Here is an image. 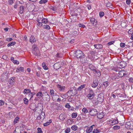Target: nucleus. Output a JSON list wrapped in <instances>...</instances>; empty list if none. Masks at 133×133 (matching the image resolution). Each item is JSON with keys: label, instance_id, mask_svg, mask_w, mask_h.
Wrapping results in <instances>:
<instances>
[{"label": "nucleus", "instance_id": "f257e3e1", "mask_svg": "<svg viewBox=\"0 0 133 133\" xmlns=\"http://www.w3.org/2000/svg\"><path fill=\"white\" fill-rule=\"evenodd\" d=\"M104 94L101 93L98 95V98L97 99V102L95 103V104L97 105L98 103H102L104 100Z\"/></svg>", "mask_w": 133, "mask_h": 133}, {"label": "nucleus", "instance_id": "f03ea898", "mask_svg": "<svg viewBox=\"0 0 133 133\" xmlns=\"http://www.w3.org/2000/svg\"><path fill=\"white\" fill-rule=\"evenodd\" d=\"M89 113L91 116H95L98 114V112L94 109H89Z\"/></svg>", "mask_w": 133, "mask_h": 133}, {"label": "nucleus", "instance_id": "7ed1b4c3", "mask_svg": "<svg viewBox=\"0 0 133 133\" xmlns=\"http://www.w3.org/2000/svg\"><path fill=\"white\" fill-rule=\"evenodd\" d=\"M84 55V53L80 50H77L75 53V56L77 58H81Z\"/></svg>", "mask_w": 133, "mask_h": 133}, {"label": "nucleus", "instance_id": "20e7f679", "mask_svg": "<svg viewBox=\"0 0 133 133\" xmlns=\"http://www.w3.org/2000/svg\"><path fill=\"white\" fill-rule=\"evenodd\" d=\"M43 97L46 101L50 100V96L46 92H44L43 94Z\"/></svg>", "mask_w": 133, "mask_h": 133}, {"label": "nucleus", "instance_id": "39448f33", "mask_svg": "<svg viewBox=\"0 0 133 133\" xmlns=\"http://www.w3.org/2000/svg\"><path fill=\"white\" fill-rule=\"evenodd\" d=\"M59 97L58 95H55L52 96V99L54 101L59 102L61 101V99Z\"/></svg>", "mask_w": 133, "mask_h": 133}, {"label": "nucleus", "instance_id": "423d86ee", "mask_svg": "<svg viewBox=\"0 0 133 133\" xmlns=\"http://www.w3.org/2000/svg\"><path fill=\"white\" fill-rule=\"evenodd\" d=\"M32 48L33 49V52L34 54L35 55L38 56L37 54L38 52V50L37 49V46L36 45L34 44L32 46Z\"/></svg>", "mask_w": 133, "mask_h": 133}, {"label": "nucleus", "instance_id": "0eeeda50", "mask_svg": "<svg viewBox=\"0 0 133 133\" xmlns=\"http://www.w3.org/2000/svg\"><path fill=\"white\" fill-rule=\"evenodd\" d=\"M45 117V113L44 112L42 113L41 115H39L37 117V119L39 120L41 119L43 120Z\"/></svg>", "mask_w": 133, "mask_h": 133}, {"label": "nucleus", "instance_id": "6e6552de", "mask_svg": "<svg viewBox=\"0 0 133 133\" xmlns=\"http://www.w3.org/2000/svg\"><path fill=\"white\" fill-rule=\"evenodd\" d=\"M80 59L81 62L82 63H85L87 61V57L85 56L84 55V56H83V57H82Z\"/></svg>", "mask_w": 133, "mask_h": 133}, {"label": "nucleus", "instance_id": "1a4fd4ad", "mask_svg": "<svg viewBox=\"0 0 133 133\" xmlns=\"http://www.w3.org/2000/svg\"><path fill=\"white\" fill-rule=\"evenodd\" d=\"M15 77H13L9 79V84L11 85L13 84L15 82Z\"/></svg>", "mask_w": 133, "mask_h": 133}, {"label": "nucleus", "instance_id": "9d476101", "mask_svg": "<svg viewBox=\"0 0 133 133\" xmlns=\"http://www.w3.org/2000/svg\"><path fill=\"white\" fill-rule=\"evenodd\" d=\"M94 126H95L94 125H93L92 126L88 127L86 130V132L87 133H90L91 132L93 129V127Z\"/></svg>", "mask_w": 133, "mask_h": 133}, {"label": "nucleus", "instance_id": "9b49d317", "mask_svg": "<svg viewBox=\"0 0 133 133\" xmlns=\"http://www.w3.org/2000/svg\"><path fill=\"white\" fill-rule=\"evenodd\" d=\"M75 90H72L71 89L67 92V94H70V96H72L75 95Z\"/></svg>", "mask_w": 133, "mask_h": 133}, {"label": "nucleus", "instance_id": "f8f14e48", "mask_svg": "<svg viewBox=\"0 0 133 133\" xmlns=\"http://www.w3.org/2000/svg\"><path fill=\"white\" fill-rule=\"evenodd\" d=\"M29 41L31 43H33L34 42H35L36 41V40L35 37L32 35H31L29 39Z\"/></svg>", "mask_w": 133, "mask_h": 133}, {"label": "nucleus", "instance_id": "ddd939ff", "mask_svg": "<svg viewBox=\"0 0 133 133\" xmlns=\"http://www.w3.org/2000/svg\"><path fill=\"white\" fill-rule=\"evenodd\" d=\"M98 81L97 80H95L94 81L93 83L92 84V87L94 88L96 87L98 85Z\"/></svg>", "mask_w": 133, "mask_h": 133}, {"label": "nucleus", "instance_id": "4468645a", "mask_svg": "<svg viewBox=\"0 0 133 133\" xmlns=\"http://www.w3.org/2000/svg\"><path fill=\"white\" fill-rule=\"evenodd\" d=\"M57 87L58 89L59 90L61 91H63L65 90V87L63 86L60 85H57Z\"/></svg>", "mask_w": 133, "mask_h": 133}, {"label": "nucleus", "instance_id": "2eb2a0df", "mask_svg": "<svg viewBox=\"0 0 133 133\" xmlns=\"http://www.w3.org/2000/svg\"><path fill=\"white\" fill-rule=\"evenodd\" d=\"M90 21L93 25H95L96 24V21L94 18H90Z\"/></svg>", "mask_w": 133, "mask_h": 133}, {"label": "nucleus", "instance_id": "dca6fc26", "mask_svg": "<svg viewBox=\"0 0 133 133\" xmlns=\"http://www.w3.org/2000/svg\"><path fill=\"white\" fill-rule=\"evenodd\" d=\"M94 46L95 48L97 49H100L103 47V45L101 44H95Z\"/></svg>", "mask_w": 133, "mask_h": 133}, {"label": "nucleus", "instance_id": "f3484780", "mask_svg": "<svg viewBox=\"0 0 133 133\" xmlns=\"http://www.w3.org/2000/svg\"><path fill=\"white\" fill-rule=\"evenodd\" d=\"M43 18L42 14H39L37 18V19L36 21H40L42 20V19Z\"/></svg>", "mask_w": 133, "mask_h": 133}, {"label": "nucleus", "instance_id": "a211bd4d", "mask_svg": "<svg viewBox=\"0 0 133 133\" xmlns=\"http://www.w3.org/2000/svg\"><path fill=\"white\" fill-rule=\"evenodd\" d=\"M24 68L23 67H20V68H17L16 71L18 72L20 71L22 72H24Z\"/></svg>", "mask_w": 133, "mask_h": 133}, {"label": "nucleus", "instance_id": "6ab92c4d", "mask_svg": "<svg viewBox=\"0 0 133 133\" xmlns=\"http://www.w3.org/2000/svg\"><path fill=\"white\" fill-rule=\"evenodd\" d=\"M117 76V75L115 74H111L110 76V77H111V78L114 80L116 79Z\"/></svg>", "mask_w": 133, "mask_h": 133}, {"label": "nucleus", "instance_id": "aec40b11", "mask_svg": "<svg viewBox=\"0 0 133 133\" xmlns=\"http://www.w3.org/2000/svg\"><path fill=\"white\" fill-rule=\"evenodd\" d=\"M89 67L90 69L92 71H95L96 70V68L93 65L90 64L89 65Z\"/></svg>", "mask_w": 133, "mask_h": 133}, {"label": "nucleus", "instance_id": "412c9836", "mask_svg": "<svg viewBox=\"0 0 133 133\" xmlns=\"http://www.w3.org/2000/svg\"><path fill=\"white\" fill-rule=\"evenodd\" d=\"M59 118L61 120L63 121L65 119V116L63 114H61L59 116Z\"/></svg>", "mask_w": 133, "mask_h": 133}, {"label": "nucleus", "instance_id": "4be33fe9", "mask_svg": "<svg viewBox=\"0 0 133 133\" xmlns=\"http://www.w3.org/2000/svg\"><path fill=\"white\" fill-rule=\"evenodd\" d=\"M31 92V91L28 89H25L23 91V93L24 94H27L30 93Z\"/></svg>", "mask_w": 133, "mask_h": 133}, {"label": "nucleus", "instance_id": "5701e85b", "mask_svg": "<svg viewBox=\"0 0 133 133\" xmlns=\"http://www.w3.org/2000/svg\"><path fill=\"white\" fill-rule=\"evenodd\" d=\"M118 74L119 75V76L120 77H122L124 75V70H121L119 72Z\"/></svg>", "mask_w": 133, "mask_h": 133}, {"label": "nucleus", "instance_id": "b1692460", "mask_svg": "<svg viewBox=\"0 0 133 133\" xmlns=\"http://www.w3.org/2000/svg\"><path fill=\"white\" fill-rule=\"evenodd\" d=\"M24 7L23 6H21L19 7V12L21 14L23 13L24 11Z\"/></svg>", "mask_w": 133, "mask_h": 133}, {"label": "nucleus", "instance_id": "393cba45", "mask_svg": "<svg viewBox=\"0 0 133 133\" xmlns=\"http://www.w3.org/2000/svg\"><path fill=\"white\" fill-rule=\"evenodd\" d=\"M60 96L63 98H66L69 97V96L68 95V94H66L64 95L61 94L60 95Z\"/></svg>", "mask_w": 133, "mask_h": 133}, {"label": "nucleus", "instance_id": "a878e982", "mask_svg": "<svg viewBox=\"0 0 133 133\" xmlns=\"http://www.w3.org/2000/svg\"><path fill=\"white\" fill-rule=\"evenodd\" d=\"M42 23L46 24L48 22V21L47 19L43 18L42 19Z\"/></svg>", "mask_w": 133, "mask_h": 133}, {"label": "nucleus", "instance_id": "bb28decb", "mask_svg": "<svg viewBox=\"0 0 133 133\" xmlns=\"http://www.w3.org/2000/svg\"><path fill=\"white\" fill-rule=\"evenodd\" d=\"M107 1H105L104 2V3H105L106 4V6L107 7H111V6H112V4L110 2H107Z\"/></svg>", "mask_w": 133, "mask_h": 133}, {"label": "nucleus", "instance_id": "cd10ccee", "mask_svg": "<svg viewBox=\"0 0 133 133\" xmlns=\"http://www.w3.org/2000/svg\"><path fill=\"white\" fill-rule=\"evenodd\" d=\"M36 96H38V98L43 97V94L41 92H39L37 93Z\"/></svg>", "mask_w": 133, "mask_h": 133}, {"label": "nucleus", "instance_id": "c85d7f7f", "mask_svg": "<svg viewBox=\"0 0 133 133\" xmlns=\"http://www.w3.org/2000/svg\"><path fill=\"white\" fill-rule=\"evenodd\" d=\"M97 117L99 119L102 118L103 117V112L99 113L97 116Z\"/></svg>", "mask_w": 133, "mask_h": 133}, {"label": "nucleus", "instance_id": "c756f323", "mask_svg": "<svg viewBox=\"0 0 133 133\" xmlns=\"http://www.w3.org/2000/svg\"><path fill=\"white\" fill-rule=\"evenodd\" d=\"M85 85V84H83L80 86L77 89V90L81 91L84 88Z\"/></svg>", "mask_w": 133, "mask_h": 133}, {"label": "nucleus", "instance_id": "7c9ffc66", "mask_svg": "<svg viewBox=\"0 0 133 133\" xmlns=\"http://www.w3.org/2000/svg\"><path fill=\"white\" fill-rule=\"evenodd\" d=\"M35 93L34 92H30L28 95L29 97H30V99H31V98L33 97V96L35 95Z\"/></svg>", "mask_w": 133, "mask_h": 133}, {"label": "nucleus", "instance_id": "2f4dec72", "mask_svg": "<svg viewBox=\"0 0 133 133\" xmlns=\"http://www.w3.org/2000/svg\"><path fill=\"white\" fill-rule=\"evenodd\" d=\"M87 96L89 99L91 100L95 96V95L88 94L87 95Z\"/></svg>", "mask_w": 133, "mask_h": 133}, {"label": "nucleus", "instance_id": "473e14b6", "mask_svg": "<svg viewBox=\"0 0 133 133\" xmlns=\"http://www.w3.org/2000/svg\"><path fill=\"white\" fill-rule=\"evenodd\" d=\"M52 122V120L50 119L49 120V122H46V123H44L43 124V125L44 126H46L49 125Z\"/></svg>", "mask_w": 133, "mask_h": 133}, {"label": "nucleus", "instance_id": "72a5a7b5", "mask_svg": "<svg viewBox=\"0 0 133 133\" xmlns=\"http://www.w3.org/2000/svg\"><path fill=\"white\" fill-rule=\"evenodd\" d=\"M95 73L96 74V76L98 77H99L101 75V73L98 70H96L95 71Z\"/></svg>", "mask_w": 133, "mask_h": 133}, {"label": "nucleus", "instance_id": "f704fd0d", "mask_svg": "<svg viewBox=\"0 0 133 133\" xmlns=\"http://www.w3.org/2000/svg\"><path fill=\"white\" fill-rule=\"evenodd\" d=\"M71 129L74 131H76L78 127L76 125H74L71 127Z\"/></svg>", "mask_w": 133, "mask_h": 133}, {"label": "nucleus", "instance_id": "c9c22d12", "mask_svg": "<svg viewBox=\"0 0 133 133\" xmlns=\"http://www.w3.org/2000/svg\"><path fill=\"white\" fill-rule=\"evenodd\" d=\"M82 111L84 114H86L88 112V110L85 108H83L82 110Z\"/></svg>", "mask_w": 133, "mask_h": 133}, {"label": "nucleus", "instance_id": "e433bc0d", "mask_svg": "<svg viewBox=\"0 0 133 133\" xmlns=\"http://www.w3.org/2000/svg\"><path fill=\"white\" fill-rule=\"evenodd\" d=\"M16 44V42H12L9 43L8 45V46H13Z\"/></svg>", "mask_w": 133, "mask_h": 133}, {"label": "nucleus", "instance_id": "4c0bfd02", "mask_svg": "<svg viewBox=\"0 0 133 133\" xmlns=\"http://www.w3.org/2000/svg\"><path fill=\"white\" fill-rule=\"evenodd\" d=\"M77 116V113L73 112L72 113L71 115V117L72 118H75Z\"/></svg>", "mask_w": 133, "mask_h": 133}, {"label": "nucleus", "instance_id": "58836bf2", "mask_svg": "<svg viewBox=\"0 0 133 133\" xmlns=\"http://www.w3.org/2000/svg\"><path fill=\"white\" fill-rule=\"evenodd\" d=\"M120 128V127L119 126L116 125L114 126L113 127V129L116 130L119 129Z\"/></svg>", "mask_w": 133, "mask_h": 133}, {"label": "nucleus", "instance_id": "ea45409f", "mask_svg": "<svg viewBox=\"0 0 133 133\" xmlns=\"http://www.w3.org/2000/svg\"><path fill=\"white\" fill-rule=\"evenodd\" d=\"M50 93L51 95L53 96L54 95L55 91L53 89H50Z\"/></svg>", "mask_w": 133, "mask_h": 133}, {"label": "nucleus", "instance_id": "a19ab883", "mask_svg": "<svg viewBox=\"0 0 133 133\" xmlns=\"http://www.w3.org/2000/svg\"><path fill=\"white\" fill-rule=\"evenodd\" d=\"M23 101L25 104L27 105L28 104V100L26 98H24L23 99Z\"/></svg>", "mask_w": 133, "mask_h": 133}, {"label": "nucleus", "instance_id": "79ce46f5", "mask_svg": "<svg viewBox=\"0 0 133 133\" xmlns=\"http://www.w3.org/2000/svg\"><path fill=\"white\" fill-rule=\"evenodd\" d=\"M47 0H41L39 2V3L40 4H44L47 2Z\"/></svg>", "mask_w": 133, "mask_h": 133}, {"label": "nucleus", "instance_id": "37998d69", "mask_svg": "<svg viewBox=\"0 0 133 133\" xmlns=\"http://www.w3.org/2000/svg\"><path fill=\"white\" fill-rule=\"evenodd\" d=\"M42 66L44 69L47 70L48 69V68L46 65L45 63H43L42 64Z\"/></svg>", "mask_w": 133, "mask_h": 133}, {"label": "nucleus", "instance_id": "c03bdc74", "mask_svg": "<svg viewBox=\"0 0 133 133\" xmlns=\"http://www.w3.org/2000/svg\"><path fill=\"white\" fill-rule=\"evenodd\" d=\"M33 5V3H32V4H31V3H27L26 4V7L27 8H29L31 7Z\"/></svg>", "mask_w": 133, "mask_h": 133}, {"label": "nucleus", "instance_id": "a18cd8bd", "mask_svg": "<svg viewBox=\"0 0 133 133\" xmlns=\"http://www.w3.org/2000/svg\"><path fill=\"white\" fill-rule=\"evenodd\" d=\"M43 27L44 29H49L50 28V27L49 26L47 25H43Z\"/></svg>", "mask_w": 133, "mask_h": 133}, {"label": "nucleus", "instance_id": "49530a36", "mask_svg": "<svg viewBox=\"0 0 133 133\" xmlns=\"http://www.w3.org/2000/svg\"><path fill=\"white\" fill-rule=\"evenodd\" d=\"M89 94L95 95L93 91L92 90H90L89 91Z\"/></svg>", "mask_w": 133, "mask_h": 133}, {"label": "nucleus", "instance_id": "de8ad7c7", "mask_svg": "<svg viewBox=\"0 0 133 133\" xmlns=\"http://www.w3.org/2000/svg\"><path fill=\"white\" fill-rule=\"evenodd\" d=\"M70 131V129L69 128H67L65 130V133H69Z\"/></svg>", "mask_w": 133, "mask_h": 133}, {"label": "nucleus", "instance_id": "09e8293b", "mask_svg": "<svg viewBox=\"0 0 133 133\" xmlns=\"http://www.w3.org/2000/svg\"><path fill=\"white\" fill-rule=\"evenodd\" d=\"M103 84L104 87H106L109 85V83L108 82L106 81L104 82Z\"/></svg>", "mask_w": 133, "mask_h": 133}, {"label": "nucleus", "instance_id": "8fccbe9b", "mask_svg": "<svg viewBox=\"0 0 133 133\" xmlns=\"http://www.w3.org/2000/svg\"><path fill=\"white\" fill-rule=\"evenodd\" d=\"M19 118L18 117H17L14 120V122L15 123H16L18 121Z\"/></svg>", "mask_w": 133, "mask_h": 133}, {"label": "nucleus", "instance_id": "3c124183", "mask_svg": "<svg viewBox=\"0 0 133 133\" xmlns=\"http://www.w3.org/2000/svg\"><path fill=\"white\" fill-rule=\"evenodd\" d=\"M78 25L79 27H81L83 28H84L85 27V25L82 23H79L78 24Z\"/></svg>", "mask_w": 133, "mask_h": 133}, {"label": "nucleus", "instance_id": "603ef678", "mask_svg": "<svg viewBox=\"0 0 133 133\" xmlns=\"http://www.w3.org/2000/svg\"><path fill=\"white\" fill-rule=\"evenodd\" d=\"M38 133H42L43 131L42 130V129L41 128H38L37 129Z\"/></svg>", "mask_w": 133, "mask_h": 133}, {"label": "nucleus", "instance_id": "864d4df0", "mask_svg": "<svg viewBox=\"0 0 133 133\" xmlns=\"http://www.w3.org/2000/svg\"><path fill=\"white\" fill-rule=\"evenodd\" d=\"M116 95H115L114 94H112V96L114 98H116L118 97L117 95H118L117 94H116Z\"/></svg>", "mask_w": 133, "mask_h": 133}, {"label": "nucleus", "instance_id": "5fc2aeb1", "mask_svg": "<svg viewBox=\"0 0 133 133\" xmlns=\"http://www.w3.org/2000/svg\"><path fill=\"white\" fill-rule=\"evenodd\" d=\"M104 15V13L103 12L101 11L99 12V16L101 17H103Z\"/></svg>", "mask_w": 133, "mask_h": 133}, {"label": "nucleus", "instance_id": "6e6d98bb", "mask_svg": "<svg viewBox=\"0 0 133 133\" xmlns=\"http://www.w3.org/2000/svg\"><path fill=\"white\" fill-rule=\"evenodd\" d=\"M128 33L129 34H130L131 35L133 34V29H131L129 30Z\"/></svg>", "mask_w": 133, "mask_h": 133}, {"label": "nucleus", "instance_id": "4d7b16f0", "mask_svg": "<svg viewBox=\"0 0 133 133\" xmlns=\"http://www.w3.org/2000/svg\"><path fill=\"white\" fill-rule=\"evenodd\" d=\"M99 131L97 129H94L93 131V133H98L99 132Z\"/></svg>", "mask_w": 133, "mask_h": 133}, {"label": "nucleus", "instance_id": "13d9d810", "mask_svg": "<svg viewBox=\"0 0 133 133\" xmlns=\"http://www.w3.org/2000/svg\"><path fill=\"white\" fill-rule=\"evenodd\" d=\"M50 9L54 11H55L57 9L56 8H55V7L52 6L50 7Z\"/></svg>", "mask_w": 133, "mask_h": 133}, {"label": "nucleus", "instance_id": "bf43d9fd", "mask_svg": "<svg viewBox=\"0 0 133 133\" xmlns=\"http://www.w3.org/2000/svg\"><path fill=\"white\" fill-rule=\"evenodd\" d=\"M12 62L16 64H19V62L17 60H14Z\"/></svg>", "mask_w": 133, "mask_h": 133}, {"label": "nucleus", "instance_id": "052dcab7", "mask_svg": "<svg viewBox=\"0 0 133 133\" xmlns=\"http://www.w3.org/2000/svg\"><path fill=\"white\" fill-rule=\"evenodd\" d=\"M65 107L66 108H67L68 109H69L70 107V105L68 103H67L65 104Z\"/></svg>", "mask_w": 133, "mask_h": 133}, {"label": "nucleus", "instance_id": "680f3d73", "mask_svg": "<svg viewBox=\"0 0 133 133\" xmlns=\"http://www.w3.org/2000/svg\"><path fill=\"white\" fill-rule=\"evenodd\" d=\"M120 46H121V47H122V48H124V47H125V43H120Z\"/></svg>", "mask_w": 133, "mask_h": 133}, {"label": "nucleus", "instance_id": "e2e57ef3", "mask_svg": "<svg viewBox=\"0 0 133 133\" xmlns=\"http://www.w3.org/2000/svg\"><path fill=\"white\" fill-rule=\"evenodd\" d=\"M38 22V23L37 24V25L38 26H42V22H41L40 21H37Z\"/></svg>", "mask_w": 133, "mask_h": 133}, {"label": "nucleus", "instance_id": "0e129e2a", "mask_svg": "<svg viewBox=\"0 0 133 133\" xmlns=\"http://www.w3.org/2000/svg\"><path fill=\"white\" fill-rule=\"evenodd\" d=\"M21 131L20 130H15L14 132V133H21Z\"/></svg>", "mask_w": 133, "mask_h": 133}, {"label": "nucleus", "instance_id": "69168bd1", "mask_svg": "<svg viewBox=\"0 0 133 133\" xmlns=\"http://www.w3.org/2000/svg\"><path fill=\"white\" fill-rule=\"evenodd\" d=\"M4 102L2 100H0V106H2L4 104Z\"/></svg>", "mask_w": 133, "mask_h": 133}, {"label": "nucleus", "instance_id": "338daca9", "mask_svg": "<svg viewBox=\"0 0 133 133\" xmlns=\"http://www.w3.org/2000/svg\"><path fill=\"white\" fill-rule=\"evenodd\" d=\"M13 2L14 1L13 0H9L8 1V3L10 5L12 4Z\"/></svg>", "mask_w": 133, "mask_h": 133}, {"label": "nucleus", "instance_id": "774afa93", "mask_svg": "<svg viewBox=\"0 0 133 133\" xmlns=\"http://www.w3.org/2000/svg\"><path fill=\"white\" fill-rule=\"evenodd\" d=\"M4 43L3 41H0V46L4 45Z\"/></svg>", "mask_w": 133, "mask_h": 133}]
</instances>
